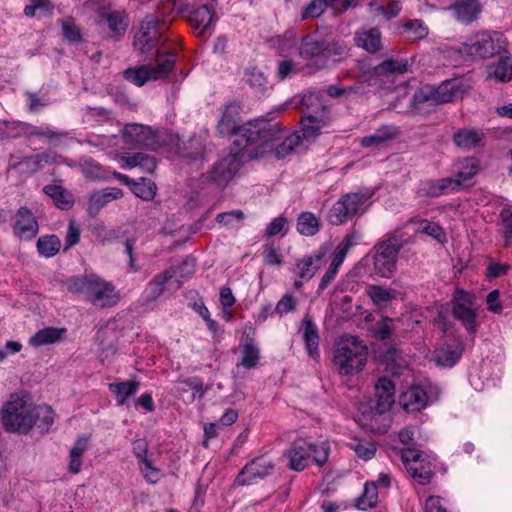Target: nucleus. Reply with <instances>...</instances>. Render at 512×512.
Listing matches in <instances>:
<instances>
[{
    "label": "nucleus",
    "mask_w": 512,
    "mask_h": 512,
    "mask_svg": "<svg viewBox=\"0 0 512 512\" xmlns=\"http://www.w3.org/2000/svg\"><path fill=\"white\" fill-rule=\"evenodd\" d=\"M279 122L266 119H255L241 125L233 135L232 149L235 153L247 147H255L256 153H266L271 141L279 140Z\"/></svg>",
    "instance_id": "1"
},
{
    "label": "nucleus",
    "mask_w": 512,
    "mask_h": 512,
    "mask_svg": "<svg viewBox=\"0 0 512 512\" xmlns=\"http://www.w3.org/2000/svg\"><path fill=\"white\" fill-rule=\"evenodd\" d=\"M368 348L358 336L344 334L340 337L333 352V364L339 374L352 376L366 365Z\"/></svg>",
    "instance_id": "2"
},
{
    "label": "nucleus",
    "mask_w": 512,
    "mask_h": 512,
    "mask_svg": "<svg viewBox=\"0 0 512 512\" xmlns=\"http://www.w3.org/2000/svg\"><path fill=\"white\" fill-rule=\"evenodd\" d=\"M345 52L344 42L330 36L307 35L302 38L299 46L300 56L304 59H314L318 70L330 67L329 59L333 56H342Z\"/></svg>",
    "instance_id": "3"
},
{
    "label": "nucleus",
    "mask_w": 512,
    "mask_h": 512,
    "mask_svg": "<svg viewBox=\"0 0 512 512\" xmlns=\"http://www.w3.org/2000/svg\"><path fill=\"white\" fill-rule=\"evenodd\" d=\"M463 46L464 51L472 58L487 59L504 52L507 42L500 32L482 31L470 37Z\"/></svg>",
    "instance_id": "4"
},
{
    "label": "nucleus",
    "mask_w": 512,
    "mask_h": 512,
    "mask_svg": "<svg viewBox=\"0 0 512 512\" xmlns=\"http://www.w3.org/2000/svg\"><path fill=\"white\" fill-rule=\"evenodd\" d=\"M31 407L22 398L12 395L0 412L4 429L7 432L28 433L32 428Z\"/></svg>",
    "instance_id": "5"
},
{
    "label": "nucleus",
    "mask_w": 512,
    "mask_h": 512,
    "mask_svg": "<svg viewBox=\"0 0 512 512\" xmlns=\"http://www.w3.org/2000/svg\"><path fill=\"white\" fill-rule=\"evenodd\" d=\"M373 195L374 191L366 188L342 195L330 209L328 222L332 225H341L347 222L360 212L361 208Z\"/></svg>",
    "instance_id": "6"
},
{
    "label": "nucleus",
    "mask_w": 512,
    "mask_h": 512,
    "mask_svg": "<svg viewBox=\"0 0 512 512\" xmlns=\"http://www.w3.org/2000/svg\"><path fill=\"white\" fill-rule=\"evenodd\" d=\"M403 242L398 237H390L377 243L373 248L374 272L381 278H391L397 269L398 254Z\"/></svg>",
    "instance_id": "7"
},
{
    "label": "nucleus",
    "mask_w": 512,
    "mask_h": 512,
    "mask_svg": "<svg viewBox=\"0 0 512 512\" xmlns=\"http://www.w3.org/2000/svg\"><path fill=\"white\" fill-rule=\"evenodd\" d=\"M450 303L453 317L460 321L469 333L474 334L478 327L475 294L456 287Z\"/></svg>",
    "instance_id": "8"
},
{
    "label": "nucleus",
    "mask_w": 512,
    "mask_h": 512,
    "mask_svg": "<svg viewBox=\"0 0 512 512\" xmlns=\"http://www.w3.org/2000/svg\"><path fill=\"white\" fill-rule=\"evenodd\" d=\"M461 87L458 79L445 80L438 86H424L413 94L412 105L417 108L424 103L439 105L452 102L459 95Z\"/></svg>",
    "instance_id": "9"
},
{
    "label": "nucleus",
    "mask_w": 512,
    "mask_h": 512,
    "mask_svg": "<svg viewBox=\"0 0 512 512\" xmlns=\"http://www.w3.org/2000/svg\"><path fill=\"white\" fill-rule=\"evenodd\" d=\"M168 29V20L166 18H158L155 15H146L139 31L134 36L133 45L140 53H147L155 48L163 34Z\"/></svg>",
    "instance_id": "10"
},
{
    "label": "nucleus",
    "mask_w": 512,
    "mask_h": 512,
    "mask_svg": "<svg viewBox=\"0 0 512 512\" xmlns=\"http://www.w3.org/2000/svg\"><path fill=\"white\" fill-rule=\"evenodd\" d=\"M123 137L127 143L150 150H157L171 142V135L165 130H153L140 124L127 125L123 130Z\"/></svg>",
    "instance_id": "11"
},
{
    "label": "nucleus",
    "mask_w": 512,
    "mask_h": 512,
    "mask_svg": "<svg viewBox=\"0 0 512 512\" xmlns=\"http://www.w3.org/2000/svg\"><path fill=\"white\" fill-rule=\"evenodd\" d=\"M241 166L237 153H231L216 162L212 168L202 176L203 182L213 184L217 187H224L233 179Z\"/></svg>",
    "instance_id": "12"
},
{
    "label": "nucleus",
    "mask_w": 512,
    "mask_h": 512,
    "mask_svg": "<svg viewBox=\"0 0 512 512\" xmlns=\"http://www.w3.org/2000/svg\"><path fill=\"white\" fill-rule=\"evenodd\" d=\"M472 174L457 173L455 177L426 181L420 188L421 195L434 198L449 192L458 191L462 187L463 182L469 180Z\"/></svg>",
    "instance_id": "13"
},
{
    "label": "nucleus",
    "mask_w": 512,
    "mask_h": 512,
    "mask_svg": "<svg viewBox=\"0 0 512 512\" xmlns=\"http://www.w3.org/2000/svg\"><path fill=\"white\" fill-rule=\"evenodd\" d=\"M12 231L20 240L30 241L36 237L39 232V223L37 217L28 207L22 206L17 210Z\"/></svg>",
    "instance_id": "14"
},
{
    "label": "nucleus",
    "mask_w": 512,
    "mask_h": 512,
    "mask_svg": "<svg viewBox=\"0 0 512 512\" xmlns=\"http://www.w3.org/2000/svg\"><path fill=\"white\" fill-rule=\"evenodd\" d=\"M274 469L271 460L260 456L249 461L237 475L235 482L238 485H250L256 478H264Z\"/></svg>",
    "instance_id": "15"
},
{
    "label": "nucleus",
    "mask_w": 512,
    "mask_h": 512,
    "mask_svg": "<svg viewBox=\"0 0 512 512\" xmlns=\"http://www.w3.org/2000/svg\"><path fill=\"white\" fill-rule=\"evenodd\" d=\"M100 25L107 27L108 38L119 41L126 33L130 20L125 11H110L100 14Z\"/></svg>",
    "instance_id": "16"
},
{
    "label": "nucleus",
    "mask_w": 512,
    "mask_h": 512,
    "mask_svg": "<svg viewBox=\"0 0 512 512\" xmlns=\"http://www.w3.org/2000/svg\"><path fill=\"white\" fill-rule=\"evenodd\" d=\"M327 124L326 111L322 105H318L313 111H304L301 118L302 139H314Z\"/></svg>",
    "instance_id": "17"
},
{
    "label": "nucleus",
    "mask_w": 512,
    "mask_h": 512,
    "mask_svg": "<svg viewBox=\"0 0 512 512\" xmlns=\"http://www.w3.org/2000/svg\"><path fill=\"white\" fill-rule=\"evenodd\" d=\"M376 403L374 409L378 414L389 411L395 402V384L387 376H382L375 384Z\"/></svg>",
    "instance_id": "18"
},
{
    "label": "nucleus",
    "mask_w": 512,
    "mask_h": 512,
    "mask_svg": "<svg viewBox=\"0 0 512 512\" xmlns=\"http://www.w3.org/2000/svg\"><path fill=\"white\" fill-rule=\"evenodd\" d=\"M279 140L271 141L267 147V152H274L277 159H283L292 152L302 143V137L298 132L286 135L284 129H282L279 123L278 135Z\"/></svg>",
    "instance_id": "19"
},
{
    "label": "nucleus",
    "mask_w": 512,
    "mask_h": 512,
    "mask_svg": "<svg viewBox=\"0 0 512 512\" xmlns=\"http://www.w3.org/2000/svg\"><path fill=\"white\" fill-rule=\"evenodd\" d=\"M241 110V104L237 101H229L225 105L217 125V129L222 136L234 135L236 133V130L241 126L239 125Z\"/></svg>",
    "instance_id": "20"
},
{
    "label": "nucleus",
    "mask_w": 512,
    "mask_h": 512,
    "mask_svg": "<svg viewBox=\"0 0 512 512\" xmlns=\"http://www.w3.org/2000/svg\"><path fill=\"white\" fill-rule=\"evenodd\" d=\"M122 196L123 191L117 187H108L92 192L87 204L88 215L95 218L103 207L113 200L120 199Z\"/></svg>",
    "instance_id": "21"
},
{
    "label": "nucleus",
    "mask_w": 512,
    "mask_h": 512,
    "mask_svg": "<svg viewBox=\"0 0 512 512\" xmlns=\"http://www.w3.org/2000/svg\"><path fill=\"white\" fill-rule=\"evenodd\" d=\"M310 447H312V443L303 438L294 440L286 453L287 457L289 458V467L292 470L302 471L306 468L310 458Z\"/></svg>",
    "instance_id": "22"
},
{
    "label": "nucleus",
    "mask_w": 512,
    "mask_h": 512,
    "mask_svg": "<svg viewBox=\"0 0 512 512\" xmlns=\"http://www.w3.org/2000/svg\"><path fill=\"white\" fill-rule=\"evenodd\" d=\"M463 351L462 341H458L455 345L444 344L434 351L433 360L439 367L451 368L459 362Z\"/></svg>",
    "instance_id": "23"
},
{
    "label": "nucleus",
    "mask_w": 512,
    "mask_h": 512,
    "mask_svg": "<svg viewBox=\"0 0 512 512\" xmlns=\"http://www.w3.org/2000/svg\"><path fill=\"white\" fill-rule=\"evenodd\" d=\"M323 256V252L317 251L313 255L299 259L292 268V272L296 274L299 279L305 281L310 280L320 268Z\"/></svg>",
    "instance_id": "24"
},
{
    "label": "nucleus",
    "mask_w": 512,
    "mask_h": 512,
    "mask_svg": "<svg viewBox=\"0 0 512 512\" xmlns=\"http://www.w3.org/2000/svg\"><path fill=\"white\" fill-rule=\"evenodd\" d=\"M485 134L474 128H462L453 134L454 144L462 150H471L483 145Z\"/></svg>",
    "instance_id": "25"
},
{
    "label": "nucleus",
    "mask_w": 512,
    "mask_h": 512,
    "mask_svg": "<svg viewBox=\"0 0 512 512\" xmlns=\"http://www.w3.org/2000/svg\"><path fill=\"white\" fill-rule=\"evenodd\" d=\"M427 393L419 386H412L400 397V403L406 412H418L427 405Z\"/></svg>",
    "instance_id": "26"
},
{
    "label": "nucleus",
    "mask_w": 512,
    "mask_h": 512,
    "mask_svg": "<svg viewBox=\"0 0 512 512\" xmlns=\"http://www.w3.org/2000/svg\"><path fill=\"white\" fill-rule=\"evenodd\" d=\"M399 134V130L394 125H382L369 136L361 138V147H380L388 141L395 139Z\"/></svg>",
    "instance_id": "27"
},
{
    "label": "nucleus",
    "mask_w": 512,
    "mask_h": 512,
    "mask_svg": "<svg viewBox=\"0 0 512 512\" xmlns=\"http://www.w3.org/2000/svg\"><path fill=\"white\" fill-rule=\"evenodd\" d=\"M176 59V52L158 49L156 53V66H151L153 80L166 78L173 71Z\"/></svg>",
    "instance_id": "28"
},
{
    "label": "nucleus",
    "mask_w": 512,
    "mask_h": 512,
    "mask_svg": "<svg viewBox=\"0 0 512 512\" xmlns=\"http://www.w3.org/2000/svg\"><path fill=\"white\" fill-rule=\"evenodd\" d=\"M451 9L459 21L469 24L473 22L481 12V4L478 0H460L455 2Z\"/></svg>",
    "instance_id": "29"
},
{
    "label": "nucleus",
    "mask_w": 512,
    "mask_h": 512,
    "mask_svg": "<svg viewBox=\"0 0 512 512\" xmlns=\"http://www.w3.org/2000/svg\"><path fill=\"white\" fill-rule=\"evenodd\" d=\"M19 135L25 138L37 137L39 139L47 140L51 142L53 140H58L62 136L63 133L59 131H54L47 126H35L26 122H20L19 125Z\"/></svg>",
    "instance_id": "30"
},
{
    "label": "nucleus",
    "mask_w": 512,
    "mask_h": 512,
    "mask_svg": "<svg viewBox=\"0 0 512 512\" xmlns=\"http://www.w3.org/2000/svg\"><path fill=\"white\" fill-rule=\"evenodd\" d=\"M8 166L19 173L32 174L42 167V159L39 155L25 157L10 155Z\"/></svg>",
    "instance_id": "31"
},
{
    "label": "nucleus",
    "mask_w": 512,
    "mask_h": 512,
    "mask_svg": "<svg viewBox=\"0 0 512 512\" xmlns=\"http://www.w3.org/2000/svg\"><path fill=\"white\" fill-rule=\"evenodd\" d=\"M355 42L369 53H376L382 48L381 33L377 28L357 32Z\"/></svg>",
    "instance_id": "32"
},
{
    "label": "nucleus",
    "mask_w": 512,
    "mask_h": 512,
    "mask_svg": "<svg viewBox=\"0 0 512 512\" xmlns=\"http://www.w3.org/2000/svg\"><path fill=\"white\" fill-rule=\"evenodd\" d=\"M254 328H249V333L245 332V342L243 344V357L241 360V364L246 369H251L256 367L260 358V352L257 345L254 343Z\"/></svg>",
    "instance_id": "33"
},
{
    "label": "nucleus",
    "mask_w": 512,
    "mask_h": 512,
    "mask_svg": "<svg viewBox=\"0 0 512 512\" xmlns=\"http://www.w3.org/2000/svg\"><path fill=\"white\" fill-rule=\"evenodd\" d=\"M177 274V269L168 268L162 273H159L153 277L148 284L147 300L154 301L158 299L165 290V284L174 278Z\"/></svg>",
    "instance_id": "34"
},
{
    "label": "nucleus",
    "mask_w": 512,
    "mask_h": 512,
    "mask_svg": "<svg viewBox=\"0 0 512 512\" xmlns=\"http://www.w3.org/2000/svg\"><path fill=\"white\" fill-rule=\"evenodd\" d=\"M65 333V328L46 327L35 333L30 338L29 343L34 347L54 344L61 341Z\"/></svg>",
    "instance_id": "35"
},
{
    "label": "nucleus",
    "mask_w": 512,
    "mask_h": 512,
    "mask_svg": "<svg viewBox=\"0 0 512 512\" xmlns=\"http://www.w3.org/2000/svg\"><path fill=\"white\" fill-rule=\"evenodd\" d=\"M45 194L52 198L56 207L61 210H69L74 204L71 193L59 185H47L43 188Z\"/></svg>",
    "instance_id": "36"
},
{
    "label": "nucleus",
    "mask_w": 512,
    "mask_h": 512,
    "mask_svg": "<svg viewBox=\"0 0 512 512\" xmlns=\"http://www.w3.org/2000/svg\"><path fill=\"white\" fill-rule=\"evenodd\" d=\"M32 427L36 426L40 432H47L54 423L55 413L49 406L31 407Z\"/></svg>",
    "instance_id": "37"
},
{
    "label": "nucleus",
    "mask_w": 512,
    "mask_h": 512,
    "mask_svg": "<svg viewBox=\"0 0 512 512\" xmlns=\"http://www.w3.org/2000/svg\"><path fill=\"white\" fill-rule=\"evenodd\" d=\"M119 298L115 287L104 280L91 302L101 307H113L119 302Z\"/></svg>",
    "instance_id": "38"
},
{
    "label": "nucleus",
    "mask_w": 512,
    "mask_h": 512,
    "mask_svg": "<svg viewBox=\"0 0 512 512\" xmlns=\"http://www.w3.org/2000/svg\"><path fill=\"white\" fill-rule=\"evenodd\" d=\"M139 386L140 383L136 380L123 381L109 384V390L116 395L117 404L123 406L128 398L137 393Z\"/></svg>",
    "instance_id": "39"
},
{
    "label": "nucleus",
    "mask_w": 512,
    "mask_h": 512,
    "mask_svg": "<svg viewBox=\"0 0 512 512\" xmlns=\"http://www.w3.org/2000/svg\"><path fill=\"white\" fill-rule=\"evenodd\" d=\"M398 291L381 285H369L367 295L377 307H384L398 296Z\"/></svg>",
    "instance_id": "40"
},
{
    "label": "nucleus",
    "mask_w": 512,
    "mask_h": 512,
    "mask_svg": "<svg viewBox=\"0 0 512 512\" xmlns=\"http://www.w3.org/2000/svg\"><path fill=\"white\" fill-rule=\"evenodd\" d=\"M123 160L128 167H138L149 174H152L157 167L156 159L143 152L129 154L128 156L123 157Z\"/></svg>",
    "instance_id": "41"
},
{
    "label": "nucleus",
    "mask_w": 512,
    "mask_h": 512,
    "mask_svg": "<svg viewBox=\"0 0 512 512\" xmlns=\"http://www.w3.org/2000/svg\"><path fill=\"white\" fill-rule=\"evenodd\" d=\"M304 332L303 339L310 356H314L318 352L319 334L317 326L313 323L311 317L306 315L303 318Z\"/></svg>",
    "instance_id": "42"
},
{
    "label": "nucleus",
    "mask_w": 512,
    "mask_h": 512,
    "mask_svg": "<svg viewBox=\"0 0 512 512\" xmlns=\"http://www.w3.org/2000/svg\"><path fill=\"white\" fill-rule=\"evenodd\" d=\"M321 226L319 218L311 212H302L297 219V231L304 236H314Z\"/></svg>",
    "instance_id": "43"
},
{
    "label": "nucleus",
    "mask_w": 512,
    "mask_h": 512,
    "mask_svg": "<svg viewBox=\"0 0 512 512\" xmlns=\"http://www.w3.org/2000/svg\"><path fill=\"white\" fill-rule=\"evenodd\" d=\"M213 16V8L208 4H204L201 7L190 11L188 20L194 27H202L203 29H206L212 23Z\"/></svg>",
    "instance_id": "44"
},
{
    "label": "nucleus",
    "mask_w": 512,
    "mask_h": 512,
    "mask_svg": "<svg viewBox=\"0 0 512 512\" xmlns=\"http://www.w3.org/2000/svg\"><path fill=\"white\" fill-rule=\"evenodd\" d=\"M409 63L407 60L386 59L374 67V73L377 76H388L390 74H403L408 71Z\"/></svg>",
    "instance_id": "45"
},
{
    "label": "nucleus",
    "mask_w": 512,
    "mask_h": 512,
    "mask_svg": "<svg viewBox=\"0 0 512 512\" xmlns=\"http://www.w3.org/2000/svg\"><path fill=\"white\" fill-rule=\"evenodd\" d=\"M38 253L46 258L56 255L61 248V241L58 236L44 235L38 238L36 243Z\"/></svg>",
    "instance_id": "46"
},
{
    "label": "nucleus",
    "mask_w": 512,
    "mask_h": 512,
    "mask_svg": "<svg viewBox=\"0 0 512 512\" xmlns=\"http://www.w3.org/2000/svg\"><path fill=\"white\" fill-rule=\"evenodd\" d=\"M151 66L141 65L129 67L124 71V78L136 86H143L147 81L153 80Z\"/></svg>",
    "instance_id": "47"
},
{
    "label": "nucleus",
    "mask_w": 512,
    "mask_h": 512,
    "mask_svg": "<svg viewBox=\"0 0 512 512\" xmlns=\"http://www.w3.org/2000/svg\"><path fill=\"white\" fill-rule=\"evenodd\" d=\"M378 502V488L375 482H366L363 494L356 499V507L359 510H367Z\"/></svg>",
    "instance_id": "48"
},
{
    "label": "nucleus",
    "mask_w": 512,
    "mask_h": 512,
    "mask_svg": "<svg viewBox=\"0 0 512 512\" xmlns=\"http://www.w3.org/2000/svg\"><path fill=\"white\" fill-rule=\"evenodd\" d=\"M130 189L137 197L150 201L155 197L157 187L151 179L141 177L139 181L134 180Z\"/></svg>",
    "instance_id": "49"
},
{
    "label": "nucleus",
    "mask_w": 512,
    "mask_h": 512,
    "mask_svg": "<svg viewBox=\"0 0 512 512\" xmlns=\"http://www.w3.org/2000/svg\"><path fill=\"white\" fill-rule=\"evenodd\" d=\"M410 476L420 485L429 484L434 472L431 464L422 459L417 465L408 466L406 469Z\"/></svg>",
    "instance_id": "50"
},
{
    "label": "nucleus",
    "mask_w": 512,
    "mask_h": 512,
    "mask_svg": "<svg viewBox=\"0 0 512 512\" xmlns=\"http://www.w3.org/2000/svg\"><path fill=\"white\" fill-rule=\"evenodd\" d=\"M87 449V439L80 437L75 442L74 446L70 450V461L69 471L73 474H77L81 470L82 460L81 457Z\"/></svg>",
    "instance_id": "51"
},
{
    "label": "nucleus",
    "mask_w": 512,
    "mask_h": 512,
    "mask_svg": "<svg viewBox=\"0 0 512 512\" xmlns=\"http://www.w3.org/2000/svg\"><path fill=\"white\" fill-rule=\"evenodd\" d=\"M402 33H406L411 40H422L428 35V29L423 21L414 19L402 25Z\"/></svg>",
    "instance_id": "52"
},
{
    "label": "nucleus",
    "mask_w": 512,
    "mask_h": 512,
    "mask_svg": "<svg viewBox=\"0 0 512 512\" xmlns=\"http://www.w3.org/2000/svg\"><path fill=\"white\" fill-rule=\"evenodd\" d=\"M245 82L257 93H262L268 86V81L262 72L251 69L245 72Z\"/></svg>",
    "instance_id": "53"
},
{
    "label": "nucleus",
    "mask_w": 512,
    "mask_h": 512,
    "mask_svg": "<svg viewBox=\"0 0 512 512\" xmlns=\"http://www.w3.org/2000/svg\"><path fill=\"white\" fill-rule=\"evenodd\" d=\"M331 5L330 0H312L301 13L302 20L321 16L326 8Z\"/></svg>",
    "instance_id": "54"
},
{
    "label": "nucleus",
    "mask_w": 512,
    "mask_h": 512,
    "mask_svg": "<svg viewBox=\"0 0 512 512\" xmlns=\"http://www.w3.org/2000/svg\"><path fill=\"white\" fill-rule=\"evenodd\" d=\"M417 231L429 235L439 242H443L446 236L443 228L440 225L428 220H420Z\"/></svg>",
    "instance_id": "55"
},
{
    "label": "nucleus",
    "mask_w": 512,
    "mask_h": 512,
    "mask_svg": "<svg viewBox=\"0 0 512 512\" xmlns=\"http://www.w3.org/2000/svg\"><path fill=\"white\" fill-rule=\"evenodd\" d=\"M494 76L503 82L509 81L512 78L511 56H504L500 58L495 67Z\"/></svg>",
    "instance_id": "56"
},
{
    "label": "nucleus",
    "mask_w": 512,
    "mask_h": 512,
    "mask_svg": "<svg viewBox=\"0 0 512 512\" xmlns=\"http://www.w3.org/2000/svg\"><path fill=\"white\" fill-rule=\"evenodd\" d=\"M63 37L70 43H77L82 40L81 30L73 21H62Z\"/></svg>",
    "instance_id": "57"
},
{
    "label": "nucleus",
    "mask_w": 512,
    "mask_h": 512,
    "mask_svg": "<svg viewBox=\"0 0 512 512\" xmlns=\"http://www.w3.org/2000/svg\"><path fill=\"white\" fill-rule=\"evenodd\" d=\"M500 219L503 224V238L505 246L508 247L512 244V211L509 209H502L500 212Z\"/></svg>",
    "instance_id": "58"
},
{
    "label": "nucleus",
    "mask_w": 512,
    "mask_h": 512,
    "mask_svg": "<svg viewBox=\"0 0 512 512\" xmlns=\"http://www.w3.org/2000/svg\"><path fill=\"white\" fill-rule=\"evenodd\" d=\"M399 453L406 469L408 466L417 465L423 459V452L413 448L400 449Z\"/></svg>",
    "instance_id": "59"
},
{
    "label": "nucleus",
    "mask_w": 512,
    "mask_h": 512,
    "mask_svg": "<svg viewBox=\"0 0 512 512\" xmlns=\"http://www.w3.org/2000/svg\"><path fill=\"white\" fill-rule=\"evenodd\" d=\"M297 301L291 294H285L276 304L273 313L282 316L283 314L296 310Z\"/></svg>",
    "instance_id": "60"
},
{
    "label": "nucleus",
    "mask_w": 512,
    "mask_h": 512,
    "mask_svg": "<svg viewBox=\"0 0 512 512\" xmlns=\"http://www.w3.org/2000/svg\"><path fill=\"white\" fill-rule=\"evenodd\" d=\"M90 276L72 277L67 282V289L74 294H85Z\"/></svg>",
    "instance_id": "61"
},
{
    "label": "nucleus",
    "mask_w": 512,
    "mask_h": 512,
    "mask_svg": "<svg viewBox=\"0 0 512 512\" xmlns=\"http://www.w3.org/2000/svg\"><path fill=\"white\" fill-rule=\"evenodd\" d=\"M80 240V228L75 223L74 220H71L68 224L67 233L65 236V248L64 250H68L72 246L76 245Z\"/></svg>",
    "instance_id": "62"
},
{
    "label": "nucleus",
    "mask_w": 512,
    "mask_h": 512,
    "mask_svg": "<svg viewBox=\"0 0 512 512\" xmlns=\"http://www.w3.org/2000/svg\"><path fill=\"white\" fill-rule=\"evenodd\" d=\"M351 448L355 451L359 458L364 460H369L373 458L376 453V447L373 443H368L367 445H363L359 442L355 444H351Z\"/></svg>",
    "instance_id": "63"
},
{
    "label": "nucleus",
    "mask_w": 512,
    "mask_h": 512,
    "mask_svg": "<svg viewBox=\"0 0 512 512\" xmlns=\"http://www.w3.org/2000/svg\"><path fill=\"white\" fill-rule=\"evenodd\" d=\"M309 453L310 456L313 455V459L318 465H323L328 460L329 449L324 444L318 446L312 443V447L309 448Z\"/></svg>",
    "instance_id": "64"
}]
</instances>
